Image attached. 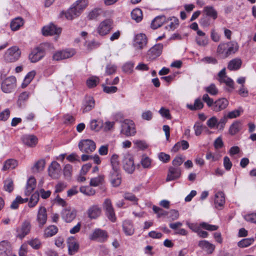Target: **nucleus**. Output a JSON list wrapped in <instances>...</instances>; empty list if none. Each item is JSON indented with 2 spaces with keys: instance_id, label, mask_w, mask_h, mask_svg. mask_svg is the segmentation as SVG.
<instances>
[{
  "instance_id": "obj_1",
  "label": "nucleus",
  "mask_w": 256,
  "mask_h": 256,
  "mask_svg": "<svg viewBox=\"0 0 256 256\" xmlns=\"http://www.w3.org/2000/svg\"><path fill=\"white\" fill-rule=\"evenodd\" d=\"M202 100L206 102L209 108L216 112L221 111L225 109L228 104V100L224 98H219L214 102L213 100L210 98L207 94L202 96Z\"/></svg>"
},
{
  "instance_id": "obj_2",
  "label": "nucleus",
  "mask_w": 256,
  "mask_h": 256,
  "mask_svg": "<svg viewBox=\"0 0 256 256\" xmlns=\"http://www.w3.org/2000/svg\"><path fill=\"white\" fill-rule=\"evenodd\" d=\"M238 44L235 41L221 42L218 46L217 52L222 56L226 58L235 54L238 50Z\"/></svg>"
},
{
  "instance_id": "obj_3",
  "label": "nucleus",
  "mask_w": 256,
  "mask_h": 256,
  "mask_svg": "<svg viewBox=\"0 0 256 256\" xmlns=\"http://www.w3.org/2000/svg\"><path fill=\"white\" fill-rule=\"evenodd\" d=\"M21 56V50L18 46H12L7 49L3 58L6 62H14L17 61Z\"/></svg>"
},
{
  "instance_id": "obj_4",
  "label": "nucleus",
  "mask_w": 256,
  "mask_h": 256,
  "mask_svg": "<svg viewBox=\"0 0 256 256\" xmlns=\"http://www.w3.org/2000/svg\"><path fill=\"white\" fill-rule=\"evenodd\" d=\"M53 48L52 46L49 43H46L34 49L29 54V59L32 62H36L40 60L45 56L44 48Z\"/></svg>"
},
{
  "instance_id": "obj_5",
  "label": "nucleus",
  "mask_w": 256,
  "mask_h": 256,
  "mask_svg": "<svg viewBox=\"0 0 256 256\" xmlns=\"http://www.w3.org/2000/svg\"><path fill=\"white\" fill-rule=\"evenodd\" d=\"M113 28V20L106 18L100 22L96 28V32L100 36L108 34Z\"/></svg>"
},
{
  "instance_id": "obj_6",
  "label": "nucleus",
  "mask_w": 256,
  "mask_h": 256,
  "mask_svg": "<svg viewBox=\"0 0 256 256\" xmlns=\"http://www.w3.org/2000/svg\"><path fill=\"white\" fill-rule=\"evenodd\" d=\"M75 54L76 52L73 48L58 50L53 54L52 60L54 61L62 60L72 57Z\"/></svg>"
},
{
  "instance_id": "obj_7",
  "label": "nucleus",
  "mask_w": 256,
  "mask_h": 256,
  "mask_svg": "<svg viewBox=\"0 0 256 256\" xmlns=\"http://www.w3.org/2000/svg\"><path fill=\"white\" fill-rule=\"evenodd\" d=\"M16 80L14 76L4 79L1 84V89L4 93H10L16 88Z\"/></svg>"
},
{
  "instance_id": "obj_8",
  "label": "nucleus",
  "mask_w": 256,
  "mask_h": 256,
  "mask_svg": "<svg viewBox=\"0 0 256 256\" xmlns=\"http://www.w3.org/2000/svg\"><path fill=\"white\" fill-rule=\"evenodd\" d=\"M121 133L126 136H134L136 132L134 122L130 120H125L122 122Z\"/></svg>"
},
{
  "instance_id": "obj_9",
  "label": "nucleus",
  "mask_w": 256,
  "mask_h": 256,
  "mask_svg": "<svg viewBox=\"0 0 256 256\" xmlns=\"http://www.w3.org/2000/svg\"><path fill=\"white\" fill-rule=\"evenodd\" d=\"M124 169L128 174H132L135 170L132 156L129 153L126 152L123 154L122 160Z\"/></svg>"
},
{
  "instance_id": "obj_10",
  "label": "nucleus",
  "mask_w": 256,
  "mask_h": 256,
  "mask_svg": "<svg viewBox=\"0 0 256 256\" xmlns=\"http://www.w3.org/2000/svg\"><path fill=\"white\" fill-rule=\"evenodd\" d=\"M102 206L108 218L112 222H115L116 218L111 200L108 198L106 199L102 204Z\"/></svg>"
},
{
  "instance_id": "obj_11",
  "label": "nucleus",
  "mask_w": 256,
  "mask_h": 256,
  "mask_svg": "<svg viewBox=\"0 0 256 256\" xmlns=\"http://www.w3.org/2000/svg\"><path fill=\"white\" fill-rule=\"evenodd\" d=\"M89 238L90 240L97 242H104L108 238V234L104 230L96 228L89 236Z\"/></svg>"
},
{
  "instance_id": "obj_12",
  "label": "nucleus",
  "mask_w": 256,
  "mask_h": 256,
  "mask_svg": "<svg viewBox=\"0 0 256 256\" xmlns=\"http://www.w3.org/2000/svg\"><path fill=\"white\" fill-rule=\"evenodd\" d=\"M148 40L144 34H138L135 36L133 41V46L137 50H140L146 46Z\"/></svg>"
},
{
  "instance_id": "obj_13",
  "label": "nucleus",
  "mask_w": 256,
  "mask_h": 256,
  "mask_svg": "<svg viewBox=\"0 0 256 256\" xmlns=\"http://www.w3.org/2000/svg\"><path fill=\"white\" fill-rule=\"evenodd\" d=\"M78 146L80 151L88 154L94 152L96 148L95 142L89 139L82 140Z\"/></svg>"
},
{
  "instance_id": "obj_14",
  "label": "nucleus",
  "mask_w": 256,
  "mask_h": 256,
  "mask_svg": "<svg viewBox=\"0 0 256 256\" xmlns=\"http://www.w3.org/2000/svg\"><path fill=\"white\" fill-rule=\"evenodd\" d=\"M31 230V224L29 221L24 220L21 226L16 229V237L20 240L28 235Z\"/></svg>"
},
{
  "instance_id": "obj_15",
  "label": "nucleus",
  "mask_w": 256,
  "mask_h": 256,
  "mask_svg": "<svg viewBox=\"0 0 256 256\" xmlns=\"http://www.w3.org/2000/svg\"><path fill=\"white\" fill-rule=\"evenodd\" d=\"M187 225L190 228L192 231L198 232L199 230L200 229V226L206 229V230L210 231H214L218 229V227L216 225L210 224L206 222H202L200 224V226H198L196 224L193 223H187Z\"/></svg>"
},
{
  "instance_id": "obj_16",
  "label": "nucleus",
  "mask_w": 256,
  "mask_h": 256,
  "mask_svg": "<svg viewBox=\"0 0 256 256\" xmlns=\"http://www.w3.org/2000/svg\"><path fill=\"white\" fill-rule=\"evenodd\" d=\"M162 49V44H155L148 52L147 55L148 58L151 60L156 59L157 57L159 56L161 54Z\"/></svg>"
},
{
  "instance_id": "obj_17",
  "label": "nucleus",
  "mask_w": 256,
  "mask_h": 256,
  "mask_svg": "<svg viewBox=\"0 0 256 256\" xmlns=\"http://www.w3.org/2000/svg\"><path fill=\"white\" fill-rule=\"evenodd\" d=\"M76 216V211L72 208H64L62 212V216L66 222H72Z\"/></svg>"
},
{
  "instance_id": "obj_18",
  "label": "nucleus",
  "mask_w": 256,
  "mask_h": 256,
  "mask_svg": "<svg viewBox=\"0 0 256 256\" xmlns=\"http://www.w3.org/2000/svg\"><path fill=\"white\" fill-rule=\"evenodd\" d=\"M181 176V169L180 167L170 166L168 172L166 181L170 182L179 178Z\"/></svg>"
},
{
  "instance_id": "obj_19",
  "label": "nucleus",
  "mask_w": 256,
  "mask_h": 256,
  "mask_svg": "<svg viewBox=\"0 0 256 256\" xmlns=\"http://www.w3.org/2000/svg\"><path fill=\"white\" fill-rule=\"evenodd\" d=\"M61 32L62 30L60 28L52 24L44 26L42 29V32L44 36L59 35Z\"/></svg>"
},
{
  "instance_id": "obj_20",
  "label": "nucleus",
  "mask_w": 256,
  "mask_h": 256,
  "mask_svg": "<svg viewBox=\"0 0 256 256\" xmlns=\"http://www.w3.org/2000/svg\"><path fill=\"white\" fill-rule=\"evenodd\" d=\"M47 218L46 208L43 206H40L36 216V220L39 227L42 228L46 224Z\"/></svg>"
},
{
  "instance_id": "obj_21",
  "label": "nucleus",
  "mask_w": 256,
  "mask_h": 256,
  "mask_svg": "<svg viewBox=\"0 0 256 256\" xmlns=\"http://www.w3.org/2000/svg\"><path fill=\"white\" fill-rule=\"evenodd\" d=\"M67 245L69 254L74 255L78 252L79 245L74 237L70 236L68 238Z\"/></svg>"
},
{
  "instance_id": "obj_22",
  "label": "nucleus",
  "mask_w": 256,
  "mask_h": 256,
  "mask_svg": "<svg viewBox=\"0 0 256 256\" xmlns=\"http://www.w3.org/2000/svg\"><path fill=\"white\" fill-rule=\"evenodd\" d=\"M218 81L220 82L224 83L227 86H229L232 89L234 88V81L232 79L228 77L226 75V68H224L222 69L218 74Z\"/></svg>"
},
{
  "instance_id": "obj_23",
  "label": "nucleus",
  "mask_w": 256,
  "mask_h": 256,
  "mask_svg": "<svg viewBox=\"0 0 256 256\" xmlns=\"http://www.w3.org/2000/svg\"><path fill=\"white\" fill-rule=\"evenodd\" d=\"M60 166L56 162H52L48 168V174L52 178H58L60 176Z\"/></svg>"
},
{
  "instance_id": "obj_24",
  "label": "nucleus",
  "mask_w": 256,
  "mask_h": 256,
  "mask_svg": "<svg viewBox=\"0 0 256 256\" xmlns=\"http://www.w3.org/2000/svg\"><path fill=\"white\" fill-rule=\"evenodd\" d=\"M21 139L23 144L29 147H34L38 141L36 136L30 134L24 135L22 136Z\"/></svg>"
},
{
  "instance_id": "obj_25",
  "label": "nucleus",
  "mask_w": 256,
  "mask_h": 256,
  "mask_svg": "<svg viewBox=\"0 0 256 256\" xmlns=\"http://www.w3.org/2000/svg\"><path fill=\"white\" fill-rule=\"evenodd\" d=\"M225 204L224 194L222 192H217L214 196V204L216 208L221 210Z\"/></svg>"
},
{
  "instance_id": "obj_26",
  "label": "nucleus",
  "mask_w": 256,
  "mask_h": 256,
  "mask_svg": "<svg viewBox=\"0 0 256 256\" xmlns=\"http://www.w3.org/2000/svg\"><path fill=\"white\" fill-rule=\"evenodd\" d=\"M198 246L208 254H212L215 249V246L206 240H200Z\"/></svg>"
},
{
  "instance_id": "obj_27",
  "label": "nucleus",
  "mask_w": 256,
  "mask_h": 256,
  "mask_svg": "<svg viewBox=\"0 0 256 256\" xmlns=\"http://www.w3.org/2000/svg\"><path fill=\"white\" fill-rule=\"evenodd\" d=\"M101 212V208L98 206L93 205L88 209L87 214L90 218L95 219L100 215Z\"/></svg>"
},
{
  "instance_id": "obj_28",
  "label": "nucleus",
  "mask_w": 256,
  "mask_h": 256,
  "mask_svg": "<svg viewBox=\"0 0 256 256\" xmlns=\"http://www.w3.org/2000/svg\"><path fill=\"white\" fill-rule=\"evenodd\" d=\"M81 14V12L72 4L71 7L65 12L66 19L72 20Z\"/></svg>"
},
{
  "instance_id": "obj_29",
  "label": "nucleus",
  "mask_w": 256,
  "mask_h": 256,
  "mask_svg": "<svg viewBox=\"0 0 256 256\" xmlns=\"http://www.w3.org/2000/svg\"><path fill=\"white\" fill-rule=\"evenodd\" d=\"M94 106V100L92 97H86L82 107L83 112L90 111Z\"/></svg>"
},
{
  "instance_id": "obj_30",
  "label": "nucleus",
  "mask_w": 256,
  "mask_h": 256,
  "mask_svg": "<svg viewBox=\"0 0 256 256\" xmlns=\"http://www.w3.org/2000/svg\"><path fill=\"white\" fill-rule=\"evenodd\" d=\"M122 228L124 234L127 236H132L134 233L133 224L130 220L124 221L122 224Z\"/></svg>"
},
{
  "instance_id": "obj_31",
  "label": "nucleus",
  "mask_w": 256,
  "mask_h": 256,
  "mask_svg": "<svg viewBox=\"0 0 256 256\" xmlns=\"http://www.w3.org/2000/svg\"><path fill=\"white\" fill-rule=\"evenodd\" d=\"M36 186V180L34 177L30 178L27 182L25 194L29 196L34 190Z\"/></svg>"
},
{
  "instance_id": "obj_32",
  "label": "nucleus",
  "mask_w": 256,
  "mask_h": 256,
  "mask_svg": "<svg viewBox=\"0 0 256 256\" xmlns=\"http://www.w3.org/2000/svg\"><path fill=\"white\" fill-rule=\"evenodd\" d=\"M36 186V180L34 177L30 178L27 182L25 194L29 196L34 190Z\"/></svg>"
},
{
  "instance_id": "obj_33",
  "label": "nucleus",
  "mask_w": 256,
  "mask_h": 256,
  "mask_svg": "<svg viewBox=\"0 0 256 256\" xmlns=\"http://www.w3.org/2000/svg\"><path fill=\"white\" fill-rule=\"evenodd\" d=\"M168 21L169 24L166 26V28L168 30H174L179 26V20L176 17H170L168 19Z\"/></svg>"
},
{
  "instance_id": "obj_34",
  "label": "nucleus",
  "mask_w": 256,
  "mask_h": 256,
  "mask_svg": "<svg viewBox=\"0 0 256 256\" xmlns=\"http://www.w3.org/2000/svg\"><path fill=\"white\" fill-rule=\"evenodd\" d=\"M242 60L239 58H236L231 60L228 64V68L230 70H238L242 65Z\"/></svg>"
},
{
  "instance_id": "obj_35",
  "label": "nucleus",
  "mask_w": 256,
  "mask_h": 256,
  "mask_svg": "<svg viewBox=\"0 0 256 256\" xmlns=\"http://www.w3.org/2000/svg\"><path fill=\"white\" fill-rule=\"evenodd\" d=\"M58 232V228L51 225L47 227L44 230V238L51 237L55 235Z\"/></svg>"
},
{
  "instance_id": "obj_36",
  "label": "nucleus",
  "mask_w": 256,
  "mask_h": 256,
  "mask_svg": "<svg viewBox=\"0 0 256 256\" xmlns=\"http://www.w3.org/2000/svg\"><path fill=\"white\" fill-rule=\"evenodd\" d=\"M10 246L6 241H2L0 242V256H8L10 252Z\"/></svg>"
},
{
  "instance_id": "obj_37",
  "label": "nucleus",
  "mask_w": 256,
  "mask_h": 256,
  "mask_svg": "<svg viewBox=\"0 0 256 256\" xmlns=\"http://www.w3.org/2000/svg\"><path fill=\"white\" fill-rule=\"evenodd\" d=\"M241 128V122L240 121H236L230 125L229 128V133L231 135H234L240 132Z\"/></svg>"
},
{
  "instance_id": "obj_38",
  "label": "nucleus",
  "mask_w": 256,
  "mask_h": 256,
  "mask_svg": "<svg viewBox=\"0 0 256 256\" xmlns=\"http://www.w3.org/2000/svg\"><path fill=\"white\" fill-rule=\"evenodd\" d=\"M111 182L113 186H118L121 184V177L119 175V170L114 172L113 170L110 172Z\"/></svg>"
},
{
  "instance_id": "obj_39",
  "label": "nucleus",
  "mask_w": 256,
  "mask_h": 256,
  "mask_svg": "<svg viewBox=\"0 0 256 256\" xmlns=\"http://www.w3.org/2000/svg\"><path fill=\"white\" fill-rule=\"evenodd\" d=\"M204 12L207 16L212 18L216 20L218 16L216 10L212 6H206L204 8Z\"/></svg>"
},
{
  "instance_id": "obj_40",
  "label": "nucleus",
  "mask_w": 256,
  "mask_h": 256,
  "mask_svg": "<svg viewBox=\"0 0 256 256\" xmlns=\"http://www.w3.org/2000/svg\"><path fill=\"white\" fill-rule=\"evenodd\" d=\"M166 20L164 16H158L156 17L152 22L151 26L154 29H156L160 27Z\"/></svg>"
},
{
  "instance_id": "obj_41",
  "label": "nucleus",
  "mask_w": 256,
  "mask_h": 256,
  "mask_svg": "<svg viewBox=\"0 0 256 256\" xmlns=\"http://www.w3.org/2000/svg\"><path fill=\"white\" fill-rule=\"evenodd\" d=\"M18 165V162L14 159H9L6 161L2 170H6L9 169H14Z\"/></svg>"
},
{
  "instance_id": "obj_42",
  "label": "nucleus",
  "mask_w": 256,
  "mask_h": 256,
  "mask_svg": "<svg viewBox=\"0 0 256 256\" xmlns=\"http://www.w3.org/2000/svg\"><path fill=\"white\" fill-rule=\"evenodd\" d=\"M24 24L23 20L20 18H17L12 20L10 27L12 30H16Z\"/></svg>"
},
{
  "instance_id": "obj_43",
  "label": "nucleus",
  "mask_w": 256,
  "mask_h": 256,
  "mask_svg": "<svg viewBox=\"0 0 256 256\" xmlns=\"http://www.w3.org/2000/svg\"><path fill=\"white\" fill-rule=\"evenodd\" d=\"M131 16L132 20H135L136 22H139L142 18V11L140 8H135L131 12Z\"/></svg>"
},
{
  "instance_id": "obj_44",
  "label": "nucleus",
  "mask_w": 256,
  "mask_h": 256,
  "mask_svg": "<svg viewBox=\"0 0 256 256\" xmlns=\"http://www.w3.org/2000/svg\"><path fill=\"white\" fill-rule=\"evenodd\" d=\"M45 166V161L44 160H40L36 162L32 169L33 172H38L44 170Z\"/></svg>"
},
{
  "instance_id": "obj_45",
  "label": "nucleus",
  "mask_w": 256,
  "mask_h": 256,
  "mask_svg": "<svg viewBox=\"0 0 256 256\" xmlns=\"http://www.w3.org/2000/svg\"><path fill=\"white\" fill-rule=\"evenodd\" d=\"M103 122L100 120H93L90 122V128L92 130L99 131L102 127Z\"/></svg>"
},
{
  "instance_id": "obj_46",
  "label": "nucleus",
  "mask_w": 256,
  "mask_h": 256,
  "mask_svg": "<svg viewBox=\"0 0 256 256\" xmlns=\"http://www.w3.org/2000/svg\"><path fill=\"white\" fill-rule=\"evenodd\" d=\"M35 72L32 71L29 72L25 76L24 82L22 84V88H25L35 76Z\"/></svg>"
},
{
  "instance_id": "obj_47",
  "label": "nucleus",
  "mask_w": 256,
  "mask_h": 256,
  "mask_svg": "<svg viewBox=\"0 0 256 256\" xmlns=\"http://www.w3.org/2000/svg\"><path fill=\"white\" fill-rule=\"evenodd\" d=\"M102 10L100 8H96L91 10L88 15V18L89 20L96 19L101 14Z\"/></svg>"
},
{
  "instance_id": "obj_48",
  "label": "nucleus",
  "mask_w": 256,
  "mask_h": 256,
  "mask_svg": "<svg viewBox=\"0 0 256 256\" xmlns=\"http://www.w3.org/2000/svg\"><path fill=\"white\" fill-rule=\"evenodd\" d=\"M40 194L38 192H36L34 193L28 202V205L30 208H33L38 204L39 200Z\"/></svg>"
},
{
  "instance_id": "obj_49",
  "label": "nucleus",
  "mask_w": 256,
  "mask_h": 256,
  "mask_svg": "<svg viewBox=\"0 0 256 256\" xmlns=\"http://www.w3.org/2000/svg\"><path fill=\"white\" fill-rule=\"evenodd\" d=\"M88 4V0H78L73 4L76 6L80 12L84 10L87 6Z\"/></svg>"
},
{
  "instance_id": "obj_50",
  "label": "nucleus",
  "mask_w": 256,
  "mask_h": 256,
  "mask_svg": "<svg viewBox=\"0 0 256 256\" xmlns=\"http://www.w3.org/2000/svg\"><path fill=\"white\" fill-rule=\"evenodd\" d=\"M204 106V104L200 98H197L195 100L194 104H188L187 107L190 110H200Z\"/></svg>"
},
{
  "instance_id": "obj_51",
  "label": "nucleus",
  "mask_w": 256,
  "mask_h": 256,
  "mask_svg": "<svg viewBox=\"0 0 256 256\" xmlns=\"http://www.w3.org/2000/svg\"><path fill=\"white\" fill-rule=\"evenodd\" d=\"M118 158V156L116 154H113L111 158V164L112 170L114 172H117L119 170Z\"/></svg>"
},
{
  "instance_id": "obj_52",
  "label": "nucleus",
  "mask_w": 256,
  "mask_h": 256,
  "mask_svg": "<svg viewBox=\"0 0 256 256\" xmlns=\"http://www.w3.org/2000/svg\"><path fill=\"white\" fill-rule=\"evenodd\" d=\"M134 64L132 62H126L122 66V71L126 74H130L133 72Z\"/></svg>"
},
{
  "instance_id": "obj_53",
  "label": "nucleus",
  "mask_w": 256,
  "mask_h": 256,
  "mask_svg": "<svg viewBox=\"0 0 256 256\" xmlns=\"http://www.w3.org/2000/svg\"><path fill=\"white\" fill-rule=\"evenodd\" d=\"M254 241V238H244L238 242V245L240 248H246L253 244Z\"/></svg>"
},
{
  "instance_id": "obj_54",
  "label": "nucleus",
  "mask_w": 256,
  "mask_h": 256,
  "mask_svg": "<svg viewBox=\"0 0 256 256\" xmlns=\"http://www.w3.org/2000/svg\"><path fill=\"white\" fill-rule=\"evenodd\" d=\"M196 41L198 46L204 47L208 44V36H196Z\"/></svg>"
},
{
  "instance_id": "obj_55",
  "label": "nucleus",
  "mask_w": 256,
  "mask_h": 256,
  "mask_svg": "<svg viewBox=\"0 0 256 256\" xmlns=\"http://www.w3.org/2000/svg\"><path fill=\"white\" fill-rule=\"evenodd\" d=\"M244 112L242 108L240 107L236 110L230 112L228 114L227 117L228 118H234L239 116Z\"/></svg>"
},
{
  "instance_id": "obj_56",
  "label": "nucleus",
  "mask_w": 256,
  "mask_h": 256,
  "mask_svg": "<svg viewBox=\"0 0 256 256\" xmlns=\"http://www.w3.org/2000/svg\"><path fill=\"white\" fill-rule=\"evenodd\" d=\"M204 90L206 92L212 96H216L218 92V88L214 84H211L210 86L205 87Z\"/></svg>"
},
{
  "instance_id": "obj_57",
  "label": "nucleus",
  "mask_w": 256,
  "mask_h": 256,
  "mask_svg": "<svg viewBox=\"0 0 256 256\" xmlns=\"http://www.w3.org/2000/svg\"><path fill=\"white\" fill-rule=\"evenodd\" d=\"M28 243L35 250H38L42 246L40 240L37 238L32 239L28 242Z\"/></svg>"
},
{
  "instance_id": "obj_58",
  "label": "nucleus",
  "mask_w": 256,
  "mask_h": 256,
  "mask_svg": "<svg viewBox=\"0 0 256 256\" xmlns=\"http://www.w3.org/2000/svg\"><path fill=\"white\" fill-rule=\"evenodd\" d=\"M218 120L216 116H212L206 122V124L210 128H218Z\"/></svg>"
},
{
  "instance_id": "obj_59",
  "label": "nucleus",
  "mask_w": 256,
  "mask_h": 256,
  "mask_svg": "<svg viewBox=\"0 0 256 256\" xmlns=\"http://www.w3.org/2000/svg\"><path fill=\"white\" fill-rule=\"evenodd\" d=\"M80 192L87 196H92L95 194V190L90 186H81L80 189Z\"/></svg>"
},
{
  "instance_id": "obj_60",
  "label": "nucleus",
  "mask_w": 256,
  "mask_h": 256,
  "mask_svg": "<svg viewBox=\"0 0 256 256\" xmlns=\"http://www.w3.org/2000/svg\"><path fill=\"white\" fill-rule=\"evenodd\" d=\"M4 188L6 191L9 192H10L13 190L14 184L12 179L8 178L5 180L4 182Z\"/></svg>"
},
{
  "instance_id": "obj_61",
  "label": "nucleus",
  "mask_w": 256,
  "mask_h": 256,
  "mask_svg": "<svg viewBox=\"0 0 256 256\" xmlns=\"http://www.w3.org/2000/svg\"><path fill=\"white\" fill-rule=\"evenodd\" d=\"M125 200L133 202L134 204H138V198L132 193L126 192L124 194Z\"/></svg>"
},
{
  "instance_id": "obj_62",
  "label": "nucleus",
  "mask_w": 256,
  "mask_h": 256,
  "mask_svg": "<svg viewBox=\"0 0 256 256\" xmlns=\"http://www.w3.org/2000/svg\"><path fill=\"white\" fill-rule=\"evenodd\" d=\"M72 170V166L70 164H66L64 168V174L66 178H70L71 177Z\"/></svg>"
},
{
  "instance_id": "obj_63",
  "label": "nucleus",
  "mask_w": 256,
  "mask_h": 256,
  "mask_svg": "<svg viewBox=\"0 0 256 256\" xmlns=\"http://www.w3.org/2000/svg\"><path fill=\"white\" fill-rule=\"evenodd\" d=\"M140 162L144 168H149L151 165L152 162L148 157L143 156Z\"/></svg>"
},
{
  "instance_id": "obj_64",
  "label": "nucleus",
  "mask_w": 256,
  "mask_h": 256,
  "mask_svg": "<svg viewBox=\"0 0 256 256\" xmlns=\"http://www.w3.org/2000/svg\"><path fill=\"white\" fill-rule=\"evenodd\" d=\"M103 180L104 178L102 176L92 178L90 180V185L94 186H98L100 184L102 183Z\"/></svg>"
}]
</instances>
